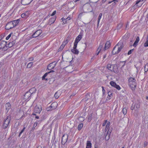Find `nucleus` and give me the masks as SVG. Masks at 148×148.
Instances as JSON below:
<instances>
[{"label": "nucleus", "instance_id": "nucleus-1", "mask_svg": "<svg viewBox=\"0 0 148 148\" xmlns=\"http://www.w3.org/2000/svg\"><path fill=\"white\" fill-rule=\"evenodd\" d=\"M107 68L110 71L115 73H117L119 72L117 65L116 64L112 65L108 64L107 65Z\"/></svg>", "mask_w": 148, "mask_h": 148}, {"label": "nucleus", "instance_id": "nucleus-2", "mask_svg": "<svg viewBox=\"0 0 148 148\" xmlns=\"http://www.w3.org/2000/svg\"><path fill=\"white\" fill-rule=\"evenodd\" d=\"M10 119L11 116L10 115L8 116L4 119L2 125V127L3 129H5L8 127L10 122Z\"/></svg>", "mask_w": 148, "mask_h": 148}, {"label": "nucleus", "instance_id": "nucleus-3", "mask_svg": "<svg viewBox=\"0 0 148 148\" xmlns=\"http://www.w3.org/2000/svg\"><path fill=\"white\" fill-rule=\"evenodd\" d=\"M58 104L57 102H54L51 105L47 108V111H51L56 109L57 106Z\"/></svg>", "mask_w": 148, "mask_h": 148}, {"label": "nucleus", "instance_id": "nucleus-4", "mask_svg": "<svg viewBox=\"0 0 148 148\" xmlns=\"http://www.w3.org/2000/svg\"><path fill=\"white\" fill-rule=\"evenodd\" d=\"M139 37L138 36L137 37L136 40L134 43V41L133 40H130V42L129 43L130 46H136L138 44L139 41Z\"/></svg>", "mask_w": 148, "mask_h": 148}, {"label": "nucleus", "instance_id": "nucleus-5", "mask_svg": "<svg viewBox=\"0 0 148 148\" xmlns=\"http://www.w3.org/2000/svg\"><path fill=\"white\" fill-rule=\"evenodd\" d=\"M121 47H114L113 51L112 52L113 55L118 53L122 49Z\"/></svg>", "mask_w": 148, "mask_h": 148}, {"label": "nucleus", "instance_id": "nucleus-6", "mask_svg": "<svg viewBox=\"0 0 148 148\" xmlns=\"http://www.w3.org/2000/svg\"><path fill=\"white\" fill-rule=\"evenodd\" d=\"M56 63L55 62H53L49 64L47 67V69L50 70L53 69L56 66Z\"/></svg>", "mask_w": 148, "mask_h": 148}, {"label": "nucleus", "instance_id": "nucleus-7", "mask_svg": "<svg viewBox=\"0 0 148 148\" xmlns=\"http://www.w3.org/2000/svg\"><path fill=\"white\" fill-rule=\"evenodd\" d=\"M68 138V135L67 134H64L62 137V143L64 145L66 142Z\"/></svg>", "mask_w": 148, "mask_h": 148}, {"label": "nucleus", "instance_id": "nucleus-8", "mask_svg": "<svg viewBox=\"0 0 148 148\" xmlns=\"http://www.w3.org/2000/svg\"><path fill=\"white\" fill-rule=\"evenodd\" d=\"M110 84L112 86L118 90H120L121 89V87L119 85H117L116 83L113 81H111L110 82Z\"/></svg>", "mask_w": 148, "mask_h": 148}, {"label": "nucleus", "instance_id": "nucleus-9", "mask_svg": "<svg viewBox=\"0 0 148 148\" xmlns=\"http://www.w3.org/2000/svg\"><path fill=\"white\" fill-rule=\"evenodd\" d=\"M13 27L14 25H13L12 22L8 23L5 27V29L6 30H9Z\"/></svg>", "mask_w": 148, "mask_h": 148}, {"label": "nucleus", "instance_id": "nucleus-10", "mask_svg": "<svg viewBox=\"0 0 148 148\" xmlns=\"http://www.w3.org/2000/svg\"><path fill=\"white\" fill-rule=\"evenodd\" d=\"M82 38V36L79 35L76 38L75 40L74 46H77L78 42L81 40Z\"/></svg>", "mask_w": 148, "mask_h": 148}, {"label": "nucleus", "instance_id": "nucleus-11", "mask_svg": "<svg viewBox=\"0 0 148 148\" xmlns=\"http://www.w3.org/2000/svg\"><path fill=\"white\" fill-rule=\"evenodd\" d=\"M42 33L41 30H38L36 31L32 35L33 38L39 36Z\"/></svg>", "mask_w": 148, "mask_h": 148}, {"label": "nucleus", "instance_id": "nucleus-12", "mask_svg": "<svg viewBox=\"0 0 148 148\" xmlns=\"http://www.w3.org/2000/svg\"><path fill=\"white\" fill-rule=\"evenodd\" d=\"M31 95L30 93V92H29L28 91L26 92L25 94L24 95L23 98L25 101H26L28 99L29 97H30Z\"/></svg>", "mask_w": 148, "mask_h": 148}, {"label": "nucleus", "instance_id": "nucleus-13", "mask_svg": "<svg viewBox=\"0 0 148 148\" xmlns=\"http://www.w3.org/2000/svg\"><path fill=\"white\" fill-rule=\"evenodd\" d=\"M32 1V0H22L21 3L23 5H27Z\"/></svg>", "mask_w": 148, "mask_h": 148}, {"label": "nucleus", "instance_id": "nucleus-14", "mask_svg": "<svg viewBox=\"0 0 148 148\" xmlns=\"http://www.w3.org/2000/svg\"><path fill=\"white\" fill-rule=\"evenodd\" d=\"M34 110L36 113H39L42 110V108L41 106H36L35 107Z\"/></svg>", "mask_w": 148, "mask_h": 148}, {"label": "nucleus", "instance_id": "nucleus-15", "mask_svg": "<svg viewBox=\"0 0 148 148\" xmlns=\"http://www.w3.org/2000/svg\"><path fill=\"white\" fill-rule=\"evenodd\" d=\"M11 107V105L9 103H7L5 104V107L6 111L7 113L8 112L9 110L10 109Z\"/></svg>", "mask_w": 148, "mask_h": 148}, {"label": "nucleus", "instance_id": "nucleus-16", "mask_svg": "<svg viewBox=\"0 0 148 148\" xmlns=\"http://www.w3.org/2000/svg\"><path fill=\"white\" fill-rule=\"evenodd\" d=\"M129 85L131 89L133 90L135 89L136 87V83H130Z\"/></svg>", "mask_w": 148, "mask_h": 148}, {"label": "nucleus", "instance_id": "nucleus-17", "mask_svg": "<svg viewBox=\"0 0 148 148\" xmlns=\"http://www.w3.org/2000/svg\"><path fill=\"white\" fill-rule=\"evenodd\" d=\"M29 14V12L27 11L21 15V17L23 18H27Z\"/></svg>", "mask_w": 148, "mask_h": 148}, {"label": "nucleus", "instance_id": "nucleus-18", "mask_svg": "<svg viewBox=\"0 0 148 148\" xmlns=\"http://www.w3.org/2000/svg\"><path fill=\"white\" fill-rule=\"evenodd\" d=\"M77 47H73V49L71 50V52L75 54H77L79 53V51L76 48Z\"/></svg>", "mask_w": 148, "mask_h": 148}, {"label": "nucleus", "instance_id": "nucleus-19", "mask_svg": "<svg viewBox=\"0 0 148 148\" xmlns=\"http://www.w3.org/2000/svg\"><path fill=\"white\" fill-rule=\"evenodd\" d=\"M19 21V20L18 19L16 20L13 21L12 22L13 25H14V27H15L18 24Z\"/></svg>", "mask_w": 148, "mask_h": 148}, {"label": "nucleus", "instance_id": "nucleus-20", "mask_svg": "<svg viewBox=\"0 0 148 148\" xmlns=\"http://www.w3.org/2000/svg\"><path fill=\"white\" fill-rule=\"evenodd\" d=\"M56 17H53L50 18L49 20V23L50 25H51L54 23L56 20Z\"/></svg>", "mask_w": 148, "mask_h": 148}, {"label": "nucleus", "instance_id": "nucleus-21", "mask_svg": "<svg viewBox=\"0 0 148 148\" xmlns=\"http://www.w3.org/2000/svg\"><path fill=\"white\" fill-rule=\"evenodd\" d=\"M143 3V2L140 0H139L136 1L135 5L138 7H140L142 5Z\"/></svg>", "mask_w": 148, "mask_h": 148}, {"label": "nucleus", "instance_id": "nucleus-22", "mask_svg": "<svg viewBox=\"0 0 148 148\" xmlns=\"http://www.w3.org/2000/svg\"><path fill=\"white\" fill-rule=\"evenodd\" d=\"M111 132V130L110 131L109 130H108L107 134L105 137V139L106 140H108L109 139Z\"/></svg>", "mask_w": 148, "mask_h": 148}, {"label": "nucleus", "instance_id": "nucleus-23", "mask_svg": "<svg viewBox=\"0 0 148 148\" xmlns=\"http://www.w3.org/2000/svg\"><path fill=\"white\" fill-rule=\"evenodd\" d=\"M69 40V37H68L67 38V39L65 41H64L62 45H61V46H65L66 44L68 43V41Z\"/></svg>", "mask_w": 148, "mask_h": 148}, {"label": "nucleus", "instance_id": "nucleus-24", "mask_svg": "<svg viewBox=\"0 0 148 148\" xmlns=\"http://www.w3.org/2000/svg\"><path fill=\"white\" fill-rule=\"evenodd\" d=\"M134 106L136 107V108L138 109L139 108L140 106V102L139 101H137Z\"/></svg>", "mask_w": 148, "mask_h": 148}, {"label": "nucleus", "instance_id": "nucleus-25", "mask_svg": "<svg viewBox=\"0 0 148 148\" xmlns=\"http://www.w3.org/2000/svg\"><path fill=\"white\" fill-rule=\"evenodd\" d=\"M36 90V88H33L30 89L28 92H30L31 94L32 95L33 93H35Z\"/></svg>", "mask_w": 148, "mask_h": 148}, {"label": "nucleus", "instance_id": "nucleus-26", "mask_svg": "<svg viewBox=\"0 0 148 148\" xmlns=\"http://www.w3.org/2000/svg\"><path fill=\"white\" fill-rule=\"evenodd\" d=\"M91 143L90 141H88L87 142L86 148H91Z\"/></svg>", "mask_w": 148, "mask_h": 148}, {"label": "nucleus", "instance_id": "nucleus-27", "mask_svg": "<svg viewBox=\"0 0 148 148\" xmlns=\"http://www.w3.org/2000/svg\"><path fill=\"white\" fill-rule=\"evenodd\" d=\"M129 83H134L136 82V80L134 78H133L132 77H130L129 79Z\"/></svg>", "mask_w": 148, "mask_h": 148}, {"label": "nucleus", "instance_id": "nucleus-28", "mask_svg": "<svg viewBox=\"0 0 148 148\" xmlns=\"http://www.w3.org/2000/svg\"><path fill=\"white\" fill-rule=\"evenodd\" d=\"M124 45L122 41L121 40L118 43V44L115 46H123Z\"/></svg>", "mask_w": 148, "mask_h": 148}, {"label": "nucleus", "instance_id": "nucleus-29", "mask_svg": "<svg viewBox=\"0 0 148 148\" xmlns=\"http://www.w3.org/2000/svg\"><path fill=\"white\" fill-rule=\"evenodd\" d=\"M112 93L111 92L109 91L108 92V97H107V98L106 99L107 100H110L111 99L110 97L112 95Z\"/></svg>", "mask_w": 148, "mask_h": 148}, {"label": "nucleus", "instance_id": "nucleus-30", "mask_svg": "<svg viewBox=\"0 0 148 148\" xmlns=\"http://www.w3.org/2000/svg\"><path fill=\"white\" fill-rule=\"evenodd\" d=\"M123 25V23H120L118 24L117 27V29L118 30L120 29L122 27Z\"/></svg>", "mask_w": 148, "mask_h": 148}, {"label": "nucleus", "instance_id": "nucleus-31", "mask_svg": "<svg viewBox=\"0 0 148 148\" xmlns=\"http://www.w3.org/2000/svg\"><path fill=\"white\" fill-rule=\"evenodd\" d=\"M15 42H16L15 41H13L12 42H9L8 45L10 46H13L15 45Z\"/></svg>", "mask_w": 148, "mask_h": 148}, {"label": "nucleus", "instance_id": "nucleus-32", "mask_svg": "<svg viewBox=\"0 0 148 148\" xmlns=\"http://www.w3.org/2000/svg\"><path fill=\"white\" fill-rule=\"evenodd\" d=\"M48 74L49 73L48 72L46 73L42 76V80L45 79L46 80H47V79H45V77L47 76Z\"/></svg>", "mask_w": 148, "mask_h": 148}, {"label": "nucleus", "instance_id": "nucleus-33", "mask_svg": "<svg viewBox=\"0 0 148 148\" xmlns=\"http://www.w3.org/2000/svg\"><path fill=\"white\" fill-rule=\"evenodd\" d=\"M102 16V14L101 13H100L99 14V17H98V21H98V23H97L98 25L99 24V22L100 20L101 19V18Z\"/></svg>", "mask_w": 148, "mask_h": 148}, {"label": "nucleus", "instance_id": "nucleus-34", "mask_svg": "<svg viewBox=\"0 0 148 148\" xmlns=\"http://www.w3.org/2000/svg\"><path fill=\"white\" fill-rule=\"evenodd\" d=\"M33 64V63L32 62H31L29 63L27 66V68H30L32 66V65Z\"/></svg>", "mask_w": 148, "mask_h": 148}, {"label": "nucleus", "instance_id": "nucleus-35", "mask_svg": "<svg viewBox=\"0 0 148 148\" xmlns=\"http://www.w3.org/2000/svg\"><path fill=\"white\" fill-rule=\"evenodd\" d=\"M102 47H99L98 48V49L96 53V54L97 55L99 54V52L101 51V49Z\"/></svg>", "mask_w": 148, "mask_h": 148}, {"label": "nucleus", "instance_id": "nucleus-36", "mask_svg": "<svg viewBox=\"0 0 148 148\" xmlns=\"http://www.w3.org/2000/svg\"><path fill=\"white\" fill-rule=\"evenodd\" d=\"M60 95L59 94H58V92H57L54 95V97L56 99H58Z\"/></svg>", "mask_w": 148, "mask_h": 148}, {"label": "nucleus", "instance_id": "nucleus-37", "mask_svg": "<svg viewBox=\"0 0 148 148\" xmlns=\"http://www.w3.org/2000/svg\"><path fill=\"white\" fill-rule=\"evenodd\" d=\"M110 122H108L107 123L106 125V128L105 129V130L106 131L107 130H108V128L110 126Z\"/></svg>", "mask_w": 148, "mask_h": 148}, {"label": "nucleus", "instance_id": "nucleus-38", "mask_svg": "<svg viewBox=\"0 0 148 148\" xmlns=\"http://www.w3.org/2000/svg\"><path fill=\"white\" fill-rule=\"evenodd\" d=\"M111 43L109 41H107L105 44V46H110Z\"/></svg>", "mask_w": 148, "mask_h": 148}, {"label": "nucleus", "instance_id": "nucleus-39", "mask_svg": "<svg viewBox=\"0 0 148 148\" xmlns=\"http://www.w3.org/2000/svg\"><path fill=\"white\" fill-rule=\"evenodd\" d=\"M83 126V125L82 124H79L78 126V130H81L82 128V127Z\"/></svg>", "mask_w": 148, "mask_h": 148}, {"label": "nucleus", "instance_id": "nucleus-40", "mask_svg": "<svg viewBox=\"0 0 148 148\" xmlns=\"http://www.w3.org/2000/svg\"><path fill=\"white\" fill-rule=\"evenodd\" d=\"M37 123H35L33 125V127L32 129V130H31V131L32 130H33L37 126Z\"/></svg>", "mask_w": 148, "mask_h": 148}, {"label": "nucleus", "instance_id": "nucleus-41", "mask_svg": "<svg viewBox=\"0 0 148 148\" xmlns=\"http://www.w3.org/2000/svg\"><path fill=\"white\" fill-rule=\"evenodd\" d=\"M148 71V66L146 65H145L144 67L145 73L146 72Z\"/></svg>", "mask_w": 148, "mask_h": 148}, {"label": "nucleus", "instance_id": "nucleus-42", "mask_svg": "<svg viewBox=\"0 0 148 148\" xmlns=\"http://www.w3.org/2000/svg\"><path fill=\"white\" fill-rule=\"evenodd\" d=\"M123 114L124 115H125L126 114L127 109L125 108H123Z\"/></svg>", "mask_w": 148, "mask_h": 148}, {"label": "nucleus", "instance_id": "nucleus-43", "mask_svg": "<svg viewBox=\"0 0 148 148\" xmlns=\"http://www.w3.org/2000/svg\"><path fill=\"white\" fill-rule=\"evenodd\" d=\"M6 42L5 41H3L2 42V43H1V45H3V46H6Z\"/></svg>", "mask_w": 148, "mask_h": 148}, {"label": "nucleus", "instance_id": "nucleus-44", "mask_svg": "<svg viewBox=\"0 0 148 148\" xmlns=\"http://www.w3.org/2000/svg\"><path fill=\"white\" fill-rule=\"evenodd\" d=\"M92 115L90 114L88 116V121L89 122L90 121L91 119Z\"/></svg>", "mask_w": 148, "mask_h": 148}, {"label": "nucleus", "instance_id": "nucleus-45", "mask_svg": "<svg viewBox=\"0 0 148 148\" xmlns=\"http://www.w3.org/2000/svg\"><path fill=\"white\" fill-rule=\"evenodd\" d=\"M78 119L79 121H82L84 120V119L83 117H80L78 118Z\"/></svg>", "mask_w": 148, "mask_h": 148}, {"label": "nucleus", "instance_id": "nucleus-46", "mask_svg": "<svg viewBox=\"0 0 148 148\" xmlns=\"http://www.w3.org/2000/svg\"><path fill=\"white\" fill-rule=\"evenodd\" d=\"M12 33L9 34L6 38V40H8L11 36Z\"/></svg>", "mask_w": 148, "mask_h": 148}, {"label": "nucleus", "instance_id": "nucleus-47", "mask_svg": "<svg viewBox=\"0 0 148 148\" xmlns=\"http://www.w3.org/2000/svg\"><path fill=\"white\" fill-rule=\"evenodd\" d=\"M133 50H134L133 49L130 50V51H129L128 53V55H129L130 54H131L132 52L133 51Z\"/></svg>", "mask_w": 148, "mask_h": 148}, {"label": "nucleus", "instance_id": "nucleus-48", "mask_svg": "<svg viewBox=\"0 0 148 148\" xmlns=\"http://www.w3.org/2000/svg\"><path fill=\"white\" fill-rule=\"evenodd\" d=\"M25 129V127H24L23 128L21 132H20L19 134V136L21 135V134L24 131Z\"/></svg>", "mask_w": 148, "mask_h": 148}, {"label": "nucleus", "instance_id": "nucleus-49", "mask_svg": "<svg viewBox=\"0 0 148 148\" xmlns=\"http://www.w3.org/2000/svg\"><path fill=\"white\" fill-rule=\"evenodd\" d=\"M64 47H60V48L58 49V52L61 51L63 49Z\"/></svg>", "mask_w": 148, "mask_h": 148}, {"label": "nucleus", "instance_id": "nucleus-50", "mask_svg": "<svg viewBox=\"0 0 148 148\" xmlns=\"http://www.w3.org/2000/svg\"><path fill=\"white\" fill-rule=\"evenodd\" d=\"M107 122V120H105L104 121V123H103V126H104L106 125V123Z\"/></svg>", "mask_w": 148, "mask_h": 148}, {"label": "nucleus", "instance_id": "nucleus-51", "mask_svg": "<svg viewBox=\"0 0 148 148\" xmlns=\"http://www.w3.org/2000/svg\"><path fill=\"white\" fill-rule=\"evenodd\" d=\"M102 89L103 94H104L105 93V91L104 89V88L102 86Z\"/></svg>", "mask_w": 148, "mask_h": 148}, {"label": "nucleus", "instance_id": "nucleus-52", "mask_svg": "<svg viewBox=\"0 0 148 148\" xmlns=\"http://www.w3.org/2000/svg\"><path fill=\"white\" fill-rule=\"evenodd\" d=\"M56 11H54L53 12V13H52V14L51 15V16H54V15H55L56 14Z\"/></svg>", "mask_w": 148, "mask_h": 148}, {"label": "nucleus", "instance_id": "nucleus-53", "mask_svg": "<svg viewBox=\"0 0 148 148\" xmlns=\"http://www.w3.org/2000/svg\"><path fill=\"white\" fill-rule=\"evenodd\" d=\"M71 19V17L70 16H69L66 19V20H69Z\"/></svg>", "mask_w": 148, "mask_h": 148}, {"label": "nucleus", "instance_id": "nucleus-54", "mask_svg": "<svg viewBox=\"0 0 148 148\" xmlns=\"http://www.w3.org/2000/svg\"><path fill=\"white\" fill-rule=\"evenodd\" d=\"M135 106H134L133 105L131 107V109L132 110H133L134 109Z\"/></svg>", "mask_w": 148, "mask_h": 148}, {"label": "nucleus", "instance_id": "nucleus-55", "mask_svg": "<svg viewBox=\"0 0 148 148\" xmlns=\"http://www.w3.org/2000/svg\"><path fill=\"white\" fill-rule=\"evenodd\" d=\"M34 59V58L33 57H31L29 58V60L32 61Z\"/></svg>", "mask_w": 148, "mask_h": 148}, {"label": "nucleus", "instance_id": "nucleus-56", "mask_svg": "<svg viewBox=\"0 0 148 148\" xmlns=\"http://www.w3.org/2000/svg\"><path fill=\"white\" fill-rule=\"evenodd\" d=\"M108 47H104V48L103 49V50L104 51L106 50L107 49H108Z\"/></svg>", "mask_w": 148, "mask_h": 148}, {"label": "nucleus", "instance_id": "nucleus-57", "mask_svg": "<svg viewBox=\"0 0 148 148\" xmlns=\"http://www.w3.org/2000/svg\"><path fill=\"white\" fill-rule=\"evenodd\" d=\"M129 22H127V24L126 25V28H127V26L128 25H129Z\"/></svg>", "mask_w": 148, "mask_h": 148}, {"label": "nucleus", "instance_id": "nucleus-58", "mask_svg": "<svg viewBox=\"0 0 148 148\" xmlns=\"http://www.w3.org/2000/svg\"><path fill=\"white\" fill-rule=\"evenodd\" d=\"M54 72V71H53V70H51V71H50L49 72H48V73H51V72Z\"/></svg>", "mask_w": 148, "mask_h": 148}, {"label": "nucleus", "instance_id": "nucleus-59", "mask_svg": "<svg viewBox=\"0 0 148 148\" xmlns=\"http://www.w3.org/2000/svg\"><path fill=\"white\" fill-rule=\"evenodd\" d=\"M65 19L64 18H62V21H64V20H65Z\"/></svg>", "mask_w": 148, "mask_h": 148}, {"label": "nucleus", "instance_id": "nucleus-60", "mask_svg": "<svg viewBox=\"0 0 148 148\" xmlns=\"http://www.w3.org/2000/svg\"><path fill=\"white\" fill-rule=\"evenodd\" d=\"M2 47H1L0 48V50L2 49H3L4 48H5V47H3V48Z\"/></svg>", "mask_w": 148, "mask_h": 148}, {"label": "nucleus", "instance_id": "nucleus-61", "mask_svg": "<svg viewBox=\"0 0 148 148\" xmlns=\"http://www.w3.org/2000/svg\"><path fill=\"white\" fill-rule=\"evenodd\" d=\"M140 1H141L143 3L146 0H140Z\"/></svg>", "mask_w": 148, "mask_h": 148}, {"label": "nucleus", "instance_id": "nucleus-62", "mask_svg": "<svg viewBox=\"0 0 148 148\" xmlns=\"http://www.w3.org/2000/svg\"><path fill=\"white\" fill-rule=\"evenodd\" d=\"M35 118L37 119H38L39 118V117L38 116H36Z\"/></svg>", "mask_w": 148, "mask_h": 148}, {"label": "nucleus", "instance_id": "nucleus-63", "mask_svg": "<svg viewBox=\"0 0 148 148\" xmlns=\"http://www.w3.org/2000/svg\"><path fill=\"white\" fill-rule=\"evenodd\" d=\"M15 148H21L19 147L16 146Z\"/></svg>", "mask_w": 148, "mask_h": 148}, {"label": "nucleus", "instance_id": "nucleus-64", "mask_svg": "<svg viewBox=\"0 0 148 148\" xmlns=\"http://www.w3.org/2000/svg\"><path fill=\"white\" fill-rule=\"evenodd\" d=\"M63 21V23H65L66 22V21H65V20Z\"/></svg>", "mask_w": 148, "mask_h": 148}]
</instances>
